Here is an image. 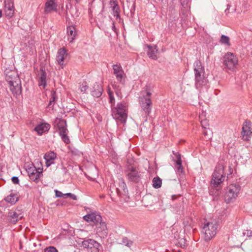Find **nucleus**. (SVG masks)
Returning a JSON list of instances; mask_svg holds the SVG:
<instances>
[{"label": "nucleus", "mask_w": 252, "mask_h": 252, "mask_svg": "<svg viewBox=\"0 0 252 252\" xmlns=\"http://www.w3.org/2000/svg\"><path fill=\"white\" fill-rule=\"evenodd\" d=\"M43 168L38 167L37 170L29 176L30 179L38 183L39 178L42 175Z\"/></svg>", "instance_id": "a878e982"}, {"label": "nucleus", "mask_w": 252, "mask_h": 252, "mask_svg": "<svg viewBox=\"0 0 252 252\" xmlns=\"http://www.w3.org/2000/svg\"><path fill=\"white\" fill-rule=\"evenodd\" d=\"M224 178L223 166L219 164L213 174L211 184L214 187H217L224 181Z\"/></svg>", "instance_id": "423d86ee"}, {"label": "nucleus", "mask_w": 252, "mask_h": 252, "mask_svg": "<svg viewBox=\"0 0 252 252\" xmlns=\"http://www.w3.org/2000/svg\"><path fill=\"white\" fill-rule=\"evenodd\" d=\"M220 42L223 44L229 46L230 43L229 42V38L224 35H222L220 39Z\"/></svg>", "instance_id": "f704fd0d"}, {"label": "nucleus", "mask_w": 252, "mask_h": 252, "mask_svg": "<svg viewBox=\"0 0 252 252\" xmlns=\"http://www.w3.org/2000/svg\"><path fill=\"white\" fill-rule=\"evenodd\" d=\"M177 196L175 195L172 196V200H175L176 198H177Z\"/></svg>", "instance_id": "09e8293b"}, {"label": "nucleus", "mask_w": 252, "mask_h": 252, "mask_svg": "<svg viewBox=\"0 0 252 252\" xmlns=\"http://www.w3.org/2000/svg\"><path fill=\"white\" fill-rule=\"evenodd\" d=\"M174 238L176 239L177 242H176V244L182 248H184L185 247L186 244V240L182 236V237L178 235V232L175 233Z\"/></svg>", "instance_id": "c756f323"}, {"label": "nucleus", "mask_w": 252, "mask_h": 252, "mask_svg": "<svg viewBox=\"0 0 252 252\" xmlns=\"http://www.w3.org/2000/svg\"><path fill=\"white\" fill-rule=\"evenodd\" d=\"M109 4L113 11V15L117 18L120 17V8L117 0H110Z\"/></svg>", "instance_id": "b1692460"}, {"label": "nucleus", "mask_w": 252, "mask_h": 252, "mask_svg": "<svg viewBox=\"0 0 252 252\" xmlns=\"http://www.w3.org/2000/svg\"><path fill=\"white\" fill-rule=\"evenodd\" d=\"M96 234L101 238H104L108 235V229L105 222L100 221L96 225Z\"/></svg>", "instance_id": "ddd939ff"}, {"label": "nucleus", "mask_w": 252, "mask_h": 252, "mask_svg": "<svg viewBox=\"0 0 252 252\" xmlns=\"http://www.w3.org/2000/svg\"><path fill=\"white\" fill-rule=\"evenodd\" d=\"M116 79L120 83L124 84L125 82V74L124 71L120 72V73L115 75Z\"/></svg>", "instance_id": "72a5a7b5"}, {"label": "nucleus", "mask_w": 252, "mask_h": 252, "mask_svg": "<svg viewBox=\"0 0 252 252\" xmlns=\"http://www.w3.org/2000/svg\"><path fill=\"white\" fill-rule=\"evenodd\" d=\"M57 4L55 0H47L45 4L44 12L46 13H51L53 11H57Z\"/></svg>", "instance_id": "a211bd4d"}, {"label": "nucleus", "mask_w": 252, "mask_h": 252, "mask_svg": "<svg viewBox=\"0 0 252 252\" xmlns=\"http://www.w3.org/2000/svg\"><path fill=\"white\" fill-rule=\"evenodd\" d=\"M241 133L243 138L245 140H248V137L252 135V131H251V123L250 122H245L243 125Z\"/></svg>", "instance_id": "f3484780"}, {"label": "nucleus", "mask_w": 252, "mask_h": 252, "mask_svg": "<svg viewBox=\"0 0 252 252\" xmlns=\"http://www.w3.org/2000/svg\"><path fill=\"white\" fill-rule=\"evenodd\" d=\"M206 122L205 121H201V125H202V126L206 129V128L204 126V125H203V123H205ZM203 134L204 135V136L206 137V139H211V136H208V131H207V129H204L203 131Z\"/></svg>", "instance_id": "58836bf2"}, {"label": "nucleus", "mask_w": 252, "mask_h": 252, "mask_svg": "<svg viewBox=\"0 0 252 252\" xmlns=\"http://www.w3.org/2000/svg\"><path fill=\"white\" fill-rule=\"evenodd\" d=\"M11 180H12V182L15 184H17L19 183V180L17 177L14 176V177H12Z\"/></svg>", "instance_id": "c03bdc74"}, {"label": "nucleus", "mask_w": 252, "mask_h": 252, "mask_svg": "<svg viewBox=\"0 0 252 252\" xmlns=\"http://www.w3.org/2000/svg\"><path fill=\"white\" fill-rule=\"evenodd\" d=\"M67 32L68 37V40L70 42H73L76 36L75 28L73 26H69L67 28Z\"/></svg>", "instance_id": "cd10ccee"}, {"label": "nucleus", "mask_w": 252, "mask_h": 252, "mask_svg": "<svg viewBox=\"0 0 252 252\" xmlns=\"http://www.w3.org/2000/svg\"><path fill=\"white\" fill-rule=\"evenodd\" d=\"M108 94L109 96L110 102L111 103V105L115 103V98L113 95V92H111L110 90H108Z\"/></svg>", "instance_id": "4c0bfd02"}, {"label": "nucleus", "mask_w": 252, "mask_h": 252, "mask_svg": "<svg viewBox=\"0 0 252 252\" xmlns=\"http://www.w3.org/2000/svg\"><path fill=\"white\" fill-rule=\"evenodd\" d=\"M88 86L86 85H82L80 87V90L81 92H86V90H87L88 89Z\"/></svg>", "instance_id": "a18cd8bd"}, {"label": "nucleus", "mask_w": 252, "mask_h": 252, "mask_svg": "<svg viewBox=\"0 0 252 252\" xmlns=\"http://www.w3.org/2000/svg\"><path fill=\"white\" fill-rule=\"evenodd\" d=\"M24 216L20 211L17 210L16 211H10L7 215V219L8 221L13 224H15L17 221L22 219Z\"/></svg>", "instance_id": "f8f14e48"}, {"label": "nucleus", "mask_w": 252, "mask_h": 252, "mask_svg": "<svg viewBox=\"0 0 252 252\" xmlns=\"http://www.w3.org/2000/svg\"><path fill=\"white\" fill-rule=\"evenodd\" d=\"M15 76L17 77H19L17 73L14 71L7 72L6 74V81L8 83H11L14 82V81H16V77H15Z\"/></svg>", "instance_id": "c85d7f7f"}, {"label": "nucleus", "mask_w": 252, "mask_h": 252, "mask_svg": "<svg viewBox=\"0 0 252 252\" xmlns=\"http://www.w3.org/2000/svg\"><path fill=\"white\" fill-rule=\"evenodd\" d=\"M26 169L28 173L29 176L37 170V168H36L33 164L27 165L26 166Z\"/></svg>", "instance_id": "2f4dec72"}, {"label": "nucleus", "mask_w": 252, "mask_h": 252, "mask_svg": "<svg viewBox=\"0 0 252 252\" xmlns=\"http://www.w3.org/2000/svg\"><path fill=\"white\" fill-rule=\"evenodd\" d=\"M148 50L147 54L149 58L156 60L158 59V50L157 49V46L156 45H147Z\"/></svg>", "instance_id": "412c9836"}, {"label": "nucleus", "mask_w": 252, "mask_h": 252, "mask_svg": "<svg viewBox=\"0 0 252 252\" xmlns=\"http://www.w3.org/2000/svg\"><path fill=\"white\" fill-rule=\"evenodd\" d=\"M162 181L161 179L158 177L154 178L153 180V186L155 189H158L161 186Z\"/></svg>", "instance_id": "473e14b6"}, {"label": "nucleus", "mask_w": 252, "mask_h": 252, "mask_svg": "<svg viewBox=\"0 0 252 252\" xmlns=\"http://www.w3.org/2000/svg\"><path fill=\"white\" fill-rule=\"evenodd\" d=\"M50 128V125L48 124H41L37 125L34 130L39 134H41L44 132L48 131Z\"/></svg>", "instance_id": "bb28decb"}, {"label": "nucleus", "mask_w": 252, "mask_h": 252, "mask_svg": "<svg viewBox=\"0 0 252 252\" xmlns=\"http://www.w3.org/2000/svg\"><path fill=\"white\" fill-rule=\"evenodd\" d=\"M111 192L115 191L118 196L120 198L126 201L128 198V190L125 182L122 179H119L117 185H111L110 188Z\"/></svg>", "instance_id": "7ed1b4c3"}, {"label": "nucleus", "mask_w": 252, "mask_h": 252, "mask_svg": "<svg viewBox=\"0 0 252 252\" xmlns=\"http://www.w3.org/2000/svg\"><path fill=\"white\" fill-rule=\"evenodd\" d=\"M122 244L128 247H130L132 245V242L128 240L127 238H124L122 241Z\"/></svg>", "instance_id": "e433bc0d"}, {"label": "nucleus", "mask_w": 252, "mask_h": 252, "mask_svg": "<svg viewBox=\"0 0 252 252\" xmlns=\"http://www.w3.org/2000/svg\"><path fill=\"white\" fill-rule=\"evenodd\" d=\"M127 107L126 102L118 103L116 107L112 108V115L113 118L122 123H125L127 117Z\"/></svg>", "instance_id": "f03ea898"}, {"label": "nucleus", "mask_w": 252, "mask_h": 252, "mask_svg": "<svg viewBox=\"0 0 252 252\" xmlns=\"http://www.w3.org/2000/svg\"><path fill=\"white\" fill-rule=\"evenodd\" d=\"M82 246L87 248L89 252H99L101 245L96 241L92 239L84 240Z\"/></svg>", "instance_id": "9b49d317"}, {"label": "nucleus", "mask_w": 252, "mask_h": 252, "mask_svg": "<svg viewBox=\"0 0 252 252\" xmlns=\"http://www.w3.org/2000/svg\"><path fill=\"white\" fill-rule=\"evenodd\" d=\"M112 86H113V88H114V89H117V85H115V84H113V85H112Z\"/></svg>", "instance_id": "de8ad7c7"}, {"label": "nucleus", "mask_w": 252, "mask_h": 252, "mask_svg": "<svg viewBox=\"0 0 252 252\" xmlns=\"http://www.w3.org/2000/svg\"><path fill=\"white\" fill-rule=\"evenodd\" d=\"M229 6V5H227V9L225 10V14L227 15L228 12H227V10L229 9V8L228 7Z\"/></svg>", "instance_id": "49530a36"}, {"label": "nucleus", "mask_w": 252, "mask_h": 252, "mask_svg": "<svg viewBox=\"0 0 252 252\" xmlns=\"http://www.w3.org/2000/svg\"><path fill=\"white\" fill-rule=\"evenodd\" d=\"M75 0L77 2H78L80 1V0Z\"/></svg>", "instance_id": "603ef678"}, {"label": "nucleus", "mask_w": 252, "mask_h": 252, "mask_svg": "<svg viewBox=\"0 0 252 252\" xmlns=\"http://www.w3.org/2000/svg\"><path fill=\"white\" fill-rule=\"evenodd\" d=\"M182 3H184L185 1L184 0H181Z\"/></svg>", "instance_id": "3c124183"}, {"label": "nucleus", "mask_w": 252, "mask_h": 252, "mask_svg": "<svg viewBox=\"0 0 252 252\" xmlns=\"http://www.w3.org/2000/svg\"><path fill=\"white\" fill-rule=\"evenodd\" d=\"M52 97L50 100V102H49V103L48 104V106L49 107H50V106L53 103H55V101H56V95H55V93H52Z\"/></svg>", "instance_id": "79ce46f5"}, {"label": "nucleus", "mask_w": 252, "mask_h": 252, "mask_svg": "<svg viewBox=\"0 0 252 252\" xmlns=\"http://www.w3.org/2000/svg\"><path fill=\"white\" fill-rule=\"evenodd\" d=\"M218 225L216 221L207 222L204 223L202 232L205 241L211 240L217 234Z\"/></svg>", "instance_id": "20e7f679"}, {"label": "nucleus", "mask_w": 252, "mask_h": 252, "mask_svg": "<svg viewBox=\"0 0 252 252\" xmlns=\"http://www.w3.org/2000/svg\"><path fill=\"white\" fill-rule=\"evenodd\" d=\"M240 190V187L238 185L231 184L227 188L224 198L225 201L228 203L236 199Z\"/></svg>", "instance_id": "6e6552de"}, {"label": "nucleus", "mask_w": 252, "mask_h": 252, "mask_svg": "<svg viewBox=\"0 0 252 252\" xmlns=\"http://www.w3.org/2000/svg\"><path fill=\"white\" fill-rule=\"evenodd\" d=\"M194 71L196 85H201L203 83L204 68L200 61H196L194 62Z\"/></svg>", "instance_id": "0eeeda50"}, {"label": "nucleus", "mask_w": 252, "mask_h": 252, "mask_svg": "<svg viewBox=\"0 0 252 252\" xmlns=\"http://www.w3.org/2000/svg\"><path fill=\"white\" fill-rule=\"evenodd\" d=\"M65 55H67L66 50L63 48L60 49L57 53L56 61L60 65H62L63 64Z\"/></svg>", "instance_id": "5701e85b"}, {"label": "nucleus", "mask_w": 252, "mask_h": 252, "mask_svg": "<svg viewBox=\"0 0 252 252\" xmlns=\"http://www.w3.org/2000/svg\"><path fill=\"white\" fill-rule=\"evenodd\" d=\"M173 154L177 158L176 161V168L178 173H182L183 172V168L182 164V160L181 155L177 152L173 151Z\"/></svg>", "instance_id": "393cba45"}, {"label": "nucleus", "mask_w": 252, "mask_h": 252, "mask_svg": "<svg viewBox=\"0 0 252 252\" xmlns=\"http://www.w3.org/2000/svg\"><path fill=\"white\" fill-rule=\"evenodd\" d=\"M102 92L103 89L102 86L97 83L94 84L91 90L92 95L96 97H100L102 95Z\"/></svg>", "instance_id": "aec40b11"}, {"label": "nucleus", "mask_w": 252, "mask_h": 252, "mask_svg": "<svg viewBox=\"0 0 252 252\" xmlns=\"http://www.w3.org/2000/svg\"><path fill=\"white\" fill-rule=\"evenodd\" d=\"M38 75L39 77V86H42L44 88L47 85V74L45 69L42 67L40 68Z\"/></svg>", "instance_id": "6ab92c4d"}, {"label": "nucleus", "mask_w": 252, "mask_h": 252, "mask_svg": "<svg viewBox=\"0 0 252 252\" xmlns=\"http://www.w3.org/2000/svg\"><path fill=\"white\" fill-rule=\"evenodd\" d=\"M113 69L114 70V74L115 75L120 73V72L124 71L121 65L119 64H114L113 65Z\"/></svg>", "instance_id": "c9c22d12"}, {"label": "nucleus", "mask_w": 252, "mask_h": 252, "mask_svg": "<svg viewBox=\"0 0 252 252\" xmlns=\"http://www.w3.org/2000/svg\"><path fill=\"white\" fill-rule=\"evenodd\" d=\"M44 158L46 160V166L49 167L54 163V160L56 158V154L53 152H50L46 153Z\"/></svg>", "instance_id": "4be33fe9"}, {"label": "nucleus", "mask_w": 252, "mask_h": 252, "mask_svg": "<svg viewBox=\"0 0 252 252\" xmlns=\"http://www.w3.org/2000/svg\"><path fill=\"white\" fill-rule=\"evenodd\" d=\"M83 219L87 222H92L96 225L102 221L101 216L95 212L85 215L83 217Z\"/></svg>", "instance_id": "dca6fc26"}, {"label": "nucleus", "mask_w": 252, "mask_h": 252, "mask_svg": "<svg viewBox=\"0 0 252 252\" xmlns=\"http://www.w3.org/2000/svg\"><path fill=\"white\" fill-rule=\"evenodd\" d=\"M125 174L127 179L130 182L138 183L141 179L140 172L131 166L127 167L125 171Z\"/></svg>", "instance_id": "1a4fd4ad"}, {"label": "nucleus", "mask_w": 252, "mask_h": 252, "mask_svg": "<svg viewBox=\"0 0 252 252\" xmlns=\"http://www.w3.org/2000/svg\"><path fill=\"white\" fill-rule=\"evenodd\" d=\"M152 94L151 90L148 87L141 92L139 102L142 110V115L147 117L151 111L152 102L150 98Z\"/></svg>", "instance_id": "f257e3e1"}, {"label": "nucleus", "mask_w": 252, "mask_h": 252, "mask_svg": "<svg viewBox=\"0 0 252 252\" xmlns=\"http://www.w3.org/2000/svg\"><path fill=\"white\" fill-rule=\"evenodd\" d=\"M222 63L225 68L233 70L238 65V60L234 54L227 52L223 56Z\"/></svg>", "instance_id": "39448f33"}, {"label": "nucleus", "mask_w": 252, "mask_h": 252, "mask_svg": "<svg viewBox=\"0 0 252 252\" xmlns=\"http://www.w3.org/2000/svg\"><path fill=\"white\" fill-rule=\"evenodd\" d=\"M67 197H69L74 200H76L77 199V196L74 194L71 193H67L63 194V198H66Z\"/></svg>", "instance_id": "ea45409f"}, {"label": "nucleus", "mask_w": 252, "mask_h": 252, "mask_svg": "<svg viewBox=\"0 0 252 252\" xmlns=\"http://www.w3.org/2000/svg\"><path fill=\"white\" fill-rule=\"evenodd\" d=\"M16 77V81H14L11 83H8L9 85V88L12 92V93L14 94H20L21 93V86L20 85V79L19 77Z\"/></svg>", "instance_id": "4468645a"}, {"label": "nucleus", "mask_w": 252, "mask_h": 252, "mask_svg": "<svg viewBox=\"0 0 252 252\" xmlns=\"http://www.w3.org/2000/svg\"><path fill=\"white\" fill-rule=\"evenodd\" d=\"M44 252H58V250L54 247H49L44 250Z\"/></svg>", "instance_id": "a19ab883"}, {"label": "nucleus", "mask_w": 252, "mask_h": 252, "mask_svg": "<svg viewBox=\"0 0 252 252\" xmlns=\"http://www.w3.org/2000/svg\"><path fill=\"white\" fill-rule=\"evenodd\" d=\"M4 11L8 18H11L14 12V2L13 0H5Z\"/></svg>", "instance_id": "2eb2a0df"}, {"label": "nucleus", "mask_w": 252, "mask_h": 252, "mask_svg": "<svg viewBox=\"0 0 252 252\" xmlns=\"http://www.w3.org/2000/svg\"><path fill=\"white\" fill-rule=\"evenodd\" d=\"M18 198L17 196L14 194H10L9 195H8L5 199V200L11 203V204H14L18 201Z\"/></svg>", "instance_id": "7c9ffc66"}, {"label": "nucleus", "mask_w": 252, "mask_h": 252, "mask_svg": "<svg viewBox=\"0 0 252 252\" xmlns=\"http://www.w3.org/2000/svg\"><path fill=\"white\" fill-rule=\"evenodd\" d=\"M2 17V11L0 9V18Z\"/></svg>", "instance_id": "8fccbe9b"}, {"label": "nucleus", "mask_w": 252, "mask_h": 252, "mask_svg": "<svg viewBox=\"0 0 252 252\" xmlns=\"http://www.w3.org/2000/svg\"><path fill=\"white\" fill-rule=\"evenodd\" d=\"M57 126L62 139L65 143L68 144L70 142V140L67 136L68 130L66 128V121L63 119H59L57 124Z\"/></svg>", "instance_id": "9d476101"}, {"label": "nucleus", "mask_w": 252, "mask_h": 252, "mask_svg": "<svg viewBox=\"0 0 252 252\" xmlns=\"http://www.w3.org/2000/svg\"><path fill=\"white\" fill-rule=\"evenodd\" d=\"M55 195L57 197H63V193L61 191H58L57 190H55Z\"/></svg>", "instance_id": "37998d69"}]
</instances>
